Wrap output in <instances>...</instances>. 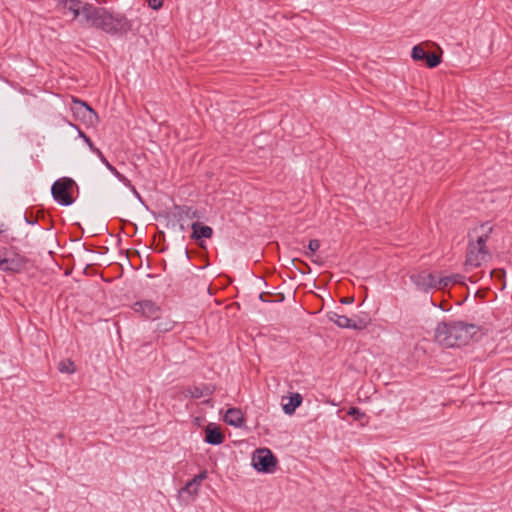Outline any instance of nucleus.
<instances>
[{
	"instance_id": "nucleus-1",
	"label": "nucleus",
	"mask_w": 512,
	"mask_h": 512,
	"mask_svg": "<svg viewBox=\"0 0 512 512\" xmlns=\"http://www.w3.org/2000/svg\"><path fill=\"white\" fill-rule=\"evenodd\" d=\"M479 331V327L463 321L440 322L435 329V340L445 347L466 345Z\"/></svg>"
},
{
	"instance_id": "nucleus-2",
	"label": "nucleus",
	"mask_w": 512,
	"mask_h": 512,
	"mask_svg": "<svg viewBox=\"0 0 512 512\" xmlns=\"http://www.w3.org/2000/svg\"><path fill=\"white\" fill-rule=\"evenodd\" d=\"M88 27L101 29L102 31L115 35L126 34L132 29V24L124 15L112 14L102 7H94Z\"/></svg>"
},
{
	"instance_id": "nucleus-3",
	"label": "nucleus",
	"mask_w": 512,
	"mask_h": 512,
	"mask_svg": "<svg viewBox=\"0 0 512 512\" xmlns=\"http://www.w3.org/2000/svg\"><path fill=\"white\" fill-rule=\"evenodd\" d=\"M481 234L477 236L476 241L470 240L467 247V254L465 260V268L468 271L471 268L480 267L484 262L490 258L489 250L486 243L493 230L492 226L488 223L481 225Z\"/></svg>"
},
{
	"instance_id": "nucleus-4",
	"label": "nucleus",
	"mask_w": 512,
	"mask_h": 512,
	"mask_svg": "<svg viewBox=\"0 0 512 512\" xmlns=\"http://www.w3.org/2000/svg\"><path fill=\"white\" fill-rule=\"evenodd\" d=\"M76 185L75 181L68 177L56 180L51 187L53 199L61 206H70L74 203L71 189Z\"/></svg>"
},
{
	"instance_id": "nucleus-5",
	"label": "nucleus",
	"mask_w": 512,
	"mask_h": 512,
	"mask_svg": "<svg viewBox=\"0 0 512 512\" xmlns=\"http://www.w3.org/2000/svg\"><path fill=\"white\" fill-rule=\"evenodd\" d=\"M26 259L11 248L0 246V270L19 272L24 268Z\"/></svg>"
},
{
	"instance_id": "nucleus-6",
	"label": "nucleus",
	"mask_w": 512,
	"mask_h": 512,
	"mask_svg": "<svg viewBox=\"0 0 512 512\" xmlns=\"http://www.w3.org/2000/svg\"><path fill=\"white\" fill-rule=\"evenodd\" d=\"M252 465L258 472L272 473L277 465V458L268 448H259L253 453Z\"/></svg>"
},
{
	"instance_id": "nucleus-7",
	"label": "nucleus",
	"mask_w": 512,
	"mask_h": 512,
	"mask_svg": "<svg viewBox=\"0 0 512 512\" xmlns=\"http://www.w3.org/2000/svg\"><path fill=\"white\" fill-rule=\"evenodd\" d=\"M133 310L150 320H156L161 315V307L151 300L137 301L133 305Z\"/></svg>"
},
{
	"instance_id": "nucleus-8",
	"label": "nucleus",
	"mask_w": 512,
	"mask_h": 512,
	"mask_svg": "<svg viewBox=\"0 0 512 512\" xmlns=\"http://www.w3.org/2000/svg\"><path fill=\"white\" fill-rule=\"evenodd\" d=\"M412 283L421 291L428 292L437 288V279L432 273L421 271L410 276Z\"/></svg>"
},
{
	"instance_id": "nucleus-9",
	"label": "nucleus",
	"mask_w": 512,
	"mask_h": 512,
	"mask_svg": "<svg viewBox=\"0 0 512 512\" xmlns=\"http://www.w3.org/2000/svg\"><path fill=\"white\" fill-rule=\"evenodd\" d=\"M72 110L76 116L90 123L98 120V115L94 109L83 100L73 98Z\"/></svg>"
},
{
	"instance_id": "nucleus-10",
	"label": "nucleus",
	"mask_w": 512,
	"mask_h": 512,
	"mask_svg": "<svg viewBox=\"0 0 512 512\" xmlns=\"http://www.w3.org/2000/svg\"><path fill=\"white\" fill-rule=\"evenodd\" d=\"M94 7V5L80 0L78 5L72 9V12L69 15L71 16L72 20L79 19L81 24L88 26Z\"/></svg>"
},
{
	"instance_id": "nucleus-11",
	"label": "nucleus",
	"mask_w": 512,
	"mask_h": 512,
	"mask_svg": "<svg viewBox=\"0 0 512 512\" xmlns=\"http://www.w3.org/2000/svg\"><path fill=\"white\" fill-rule=\"evenodd\" d=\"M174 218L178 222H187L188 220L200 219L201 213L192 206H175Z\"/></svg>"
},
{
	"instance_id": "nucleus-12",
	"label": "nucleus",
	"mask_w": 512,
	"mask_h": 512,
	"mask_svg": "<svg viewBox=\"0 0 512 512\" xmlns=\"http://www.w3.org/2000/svg\"><path fill=\"white\" fill-rule=\"evenodd\" d=\"M204 441L210 445H220L224 441V435L218 426L209 424L205 429Z\"/></svg>"
},
{
	"instance_id": "nucleus-13",
	"label": "nucleus",
	"mask_w": 512,
	"mask_h": 512,
	"mask_svg": "<svg viewBox=\"0 0 512 512\" xmlns=\"http://www.w3.org/2000/svg\"><path fill=\"white\" fill-rule=\"evenodd\" d=\"M224 421L228 425L240 428L244 425L245 419L240 409L229 408L224 415Z\"/></svg>"
},
{
	"instance_id": "nucleus-14",
	"label": "nucleus",
	"mask_w": 512,
	"mask_h": 512,
	"mask_svg": "<svg viewBox=\"0 0 512 512\" xmlns=\"http://www.w3.org/2000/svg\"><path fill=\"white\" fill-rule=\"evenodd\" d=\"M192 234L191 238L198 241L203 238H211L213 235V229L210 226L203 225L196 221L191 224Z\"/></svg>"
},
{
	"instance_id": "nucleus-15",
	"label": "nucleus",
	"mask_w": 512,
	"mask_h": 512,
	"mask_svg": "<svg viewBox=\"0 0 512 512\" xmlns=\"http://www.w3.org/2000/svg\"><path fill=\"white\" fill-rule=\"evenodd\" d=\"M207 478V471L204 470L200 472L198 475H195L193 479L186 483V485L182 488L181 492H186L189 495H195L198 492V487L201 482Z\"/></svg>"
},
{
	"instance_id": "nucleus-16",
	"label": "nucleus",
	"mask_w": 512,
	"mask_h": 512,
	"mask_svg": "<svg viewBox=\"0 0 512 512\" xmlns=\"http://www.w3.org/2000/svg\"><path fill=\"white\" fill-rule=\"evenodd\" d=\"M464 276L460 274H453L450 276L441 277L437 280V289L443 290L453 284L463 283Z\"/></svg>"
},
{
	"instance_id": "nucleus-17",
	"label": "nucleus",
	"mask_w": 512,
	"mask_h": 512,
	"mask_svg": "<svg viewBox=\"0 0 512 512\" xmlns=\"http://www.w3.org/2000/svg\"><path fill=\"white\" fill-rule=\"evenodd\" d=\"M328 319L340 328H350L352 325V318L345 315H340L337 312L330 311L327 314Z\"/></svg>"
},
{
	"instance_id": "nucleus-18",
	"label": "nucleus",
	"mask_w": 512,
	"mask_h": 512,
	"mask_svg": "<svg viewBox=\"0 0 512 512\" xmlns=\"http://www.w3.org/2000/svg\"><path fill=\"white\" fill-rule=\"evenodd\" d=\"M303 398L299 393H293L291 394L289 398V402L286 404H283V411L287 415H292L296 408L299 407L302 404Z\"/></svg>"
},
{
	"instance_id": "nucleus-19",
	"label": "nucleus",
	"mask_w": 512,
	"mask_h": 512,
	"mask_svg": "<svg viewBox=\"0 0 512 512\" xmlns=\"http://www.w3.org/2000/svg\"><path fill=\"white\" fill-rule=\"evenodd\" d=\"M212 390L207 386H192L186 389V396L192 399H199L205 395H211Z\"/></svg>"
},
{
	"instance_id": "nucleus-20",
	"label": "nucleus",
	"mask_w": 512,
	"mask_h": 512,
	"mask_svg": "<svg viewBox=\"0 0 512 512\" xmlns=\"http://www.w3.org/2000/svg\"><path fill=\"white\" fill-rule=\"evenodd\" d=\"M100 161L106 166V168L124 185H130V180L120 173L103 155V157L99 158Z\"/></svg>"
},
{
	"instance_id": "nucleus-21",
	"label": "nucleus",
	"mask_w": 512,
	"mask_h": 512,
	"mask_svg": "<svg viewBox=\"0 0 512 512\" xmlns=\"http://www.w3.org/2000/svg\"><path fill=\"white\" fill-rule=\"evenodd\" d=\"M80 0H59L56 8L63 15H69L72 12V9L78 5Z\"/></svg>"
},
{
	"instance_id": "nucleus-22",
	"label": "nucleus",
	"mask_w": 512,
	"mask_h": 512,
	"mask_svg": "<svg viewBox=\"0 0 512 512\" xmlns=\"http://www.w3.org/2000/svg\"><path fill=\"white\" fill-rule=\"evenodd\" d=\"M176 322L170 319H164L157 323L155 332L158 334H164L174 329Z\"/></svg>"
},
{
	"instance_id": "nucleus-23",
	"label": "nucleus",
	"mask_w": 512,
	"mask_h": 512,
	"mask_svg": "<svg viewBox=\"0 0 512 512\" xmlns=\"http://www.w3.org/2000/svg\"><path fill=\"white\" fill-rule=\"evenodd\" d=\"M79 131V136L81 138H83V140L85 141V143L88 145L89 149L95 153L98 158L100 157H103V153L100 149H98L97 147L94 146L93 142L91 141V139L84 133L82 132L80 129H78Z\"/></svg>"
},
{
	"instance_id": "nucleus-24",
	"label": "nucleus",
	"mask_w": 512,
	"mask_h": 512,
	"mask_svg": "<svg viewBox=\"0 0 512 512\" xmlns=\"http://www.w3.org/2000/svg\"><path fill=\"white\" fill-rule=\"evenodd\" d=\"M426 54V51L420 45H416L412 48L411 57L415 61H423Z\"/></svg>"
},
{
	"instance_id": "nucleus-25",
	"label": "nucleus",
	"mask_w": 512,
	"mask_h": 512,
	"mask_svg": "<svg viewBox=\"0 0 512 512\" xmlns=\"http://www.w3.org/2000/svg\"><path fill=\"white\" fill-rule=\"evenodd\" d=\"M426 65L429 68H435L438 66L441 62L440 56L436 55L435 53L426 54L425 60Z\"/></svg>"
},
{
	"instance_id": "nucleus-26",
	"label": "nucleus",
	"mask_w": 512,
	"mask_h": 512,
	"mask_svg": "<svg viewBox=\"0 0 512 512\" xmlns=\"http://www.w3.org/2000/svg\"><path fill=\"white\" fill-rule=\"evenodd\" d=\"M59 370L61 372L73 373L75 371L74 363L71 361H61L59 363Z\"/></svg>"
},
{
	"instance_id": "nucleus-27",
	"label": "nucleus",
	"mask_w": 512,
	"mask_h": 512,
	"mask_svg": "<svg viewBox=\"0 0 512 512\" xmlns=\"http://www.w3.org/2000/svg\"><path fill=\"white\" fill-rule=\"evenodd\" d=\"M352 325L354 326H350L351 329L361 330L367 326V321L360 318L352 319Z\"/></svg>"
},
{
	"instance_id": "nucleus-28",
	"label": "nucleus",
	"mask_w": 512,
	"mask_h": 512,
	"mask_svg": "<svg viewBox=\"0 0 512 512\" xmlns=\"http://www.w3.org/2000/svg\"><path fill=\"white\" fill-rule=\"evenodd\" d=\"M348 415L354 417L355 420H359L364 417V413L357 407H351L348 410Z\"/></svg>"
},
{
	"instance_id": "nucleus-29",
	"label": "nucleus",
	"mask_w": 512,
	"mask_h": 512,
	"mask_svg": "<svg viewBox=\"0 0 512 512\" xmlns=\"http://www.w3.org/2000/svg\"><path fill=\"white\" fill-rule=\"evenodd\" d=\"M320 248V241L317 239H312L308 243V249L311 253L316 252Z\"/></svg>"
},
{
	"instance_id": "nucleus-30",
	"label": "nucleus",
	"mask_w": 512,
	"mask_h": 512,
	"mask_svg": "<svg viewBox=\"0 0 512 512\" xmlns=\"http://www.w3.org/2000/svg\"><path fill=\"white\" fill-rule=\"evenodd\" d=\"M149 7L153 10H157L162 7L163 0H148Z\"/></svg>"
},
{
	"instance_id": "nucleus-31",
	"label": "nucleus",
	"mask_w": 512,
	"mask_h": 512,
	"mask_svg": "<svg viewBox=\"0 0 512 512\" xmlns=\"http://www.w3.org/2000/svg\"><path fill=\"white\" fill-rule=\"evenodd\" d=\"M126 187H128L131 192L134 194V196L141 202V203H144L143 202V198L141 197V195L139 194V192L137 191V189L135 188V186L130 182V185H125Z\"/></svg>"
},
{
	"instance_id": "nucleus-32",
	"label": "nucleus",
	"mask_w": 512,
	"mask_h": 512,
	"mask_svg": "<svg viewBox=\"0 0 512 512\" xmlns=\"http://www.w3.org/2000/svg\"><path fill=\"white\" fill-rule=\"evenodd\" d=\"M179 223V228L181 231H185L186 230V222H178Z\"/></svg>"
},
{
	"instance_id": "nucleus-33",
	"label": "nucleus",
	"mask_w": 512,
	"mask_h": 512,
	"mask_svg": "<svg viewBox=\"0 0 512 512\" xmlns=\"http://www.w3.org/2000/svg\"><path fill=\"white\" fill-rule=\"evenodd\" d=\"M25 220L28 224L34 225L36 224V220H30L27 216H25Z\"/></svg>"
},
{
	"instance_id": "nucleus-34",
	"label": "nucleus",
	"mask_w": 512,
	"mask_h": 512,
	"mask_svg": "<svg viewBox=\"0 0 512 512\" xmlns=\"http://www.w3.org/2000/svg\"><path fill=\"white\" fill-rule=\"evenodd\" d=\"M6 229L7 228H6L5 224L1 223L0 224V234L4 233L6 231Z\"/></svg>"
},
{
	"instance_id": "nucleus-35",
	"label": "nucleus",
	"mask_w": 512,
	"mask_h": 512,
	"mask_svg": "<svg viewBox=\"0 0 512 512\" xmlns=\"http://www.w3.org/2000/svg\"><path fill=\"white\" fill-rule=\"evenodd\" d=\"M353 301V298H345L342 300V303H351Z\"/></svg>"
},
{
	"instance_id": "nucleus-36",
	"label": "nucleus",
	"mask_w": 512,
	"mask_h": 512,
	"mask_svg": "<svg viewBox=\"0 0 512 512\" xmlns=\"http://www.w3.org/2000/svg\"><path fill=\"white\" fill-rule=\"evenodd\" d=\"M259 298H260V300H261V301H264V302L266 301V300H265V297H264V293H261V294L259 295Z\"/></svg>"
}]
</instances>
